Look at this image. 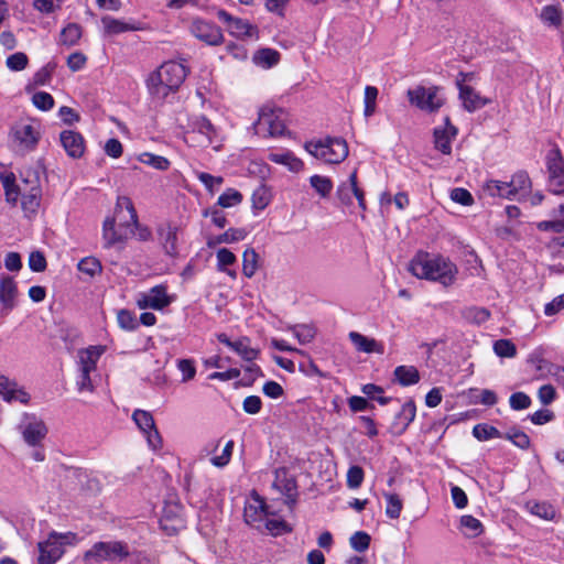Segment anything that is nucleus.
<instances>
[{
  "mask_svg": "<svg viewBox=\"0 0 564 564\" xmlns=\"http://www.w3.org/2000/svg\"><path fill=\"white\" fill-rule=\"evenodd\" d=\"M409 271L419 279H426L441 283L443 286L452 285L458 269L448 258L419 252L410 262Z\"/></svg>",
  "mask_w": 564,
  "mask_h": 564,
  "instance_id": "obj_1",
  "label": "nucleus"
},
{
  "mask_svg": "<svg viewBox=\"0 0 564 564\" xmlns=\"http://www.w3.org/2000/svg\"><path fill=\"white\" fill-rule=\"evenodd\" d=\"M186 76L187 68L183 63L165 62L149 76L147 80L149 93L153 98L164 100L181 87Z\"/></svg>",
  "mask_w": 564,
  "mask_h": 564,
  "instance_id": "obj_2",
  "label": "nucleus"
},
{
  "mask_svg": "<svg viewBox=\"0 0 564 564\" xmlns=\"http://www.w3.org/2000/svg\"><path fill=\"white\" fill-rule=\"evenodd\" d=\"M305 150L314 158L327 163L338 164L348 155L347 142L341 138H326L318 141H308Z\"/></svg>",
  "mask_w": 564,
  "mask_h": 564,
  "instance_id": "obj_3",
  "label": "nucleus"
},
{
  "mask_svg": "<svg viewBox=\"0 0 564 564\" xmlns=\"http://www.w3.org/2000/svg\"><path fill=\"white\" fill-rule=\"evenodd\" d=\"M10 138L19 152H31L41 139V126L32 119L19 120L11 127Z\"/></svg>",
  "mask_w": 564,
  "mask_h": 564,
  "instance_id": "obj_4",
  "label": "nucleus"
},
{
  "mask_svg": "<svg viewBox=\"0 0 564 564\" xmlns=\"http://www.w3.org/2000/svg\"><path fill=\"white\" fill-rule=\"evenodd\" d=\"M254 132L261 137L282 135L285 130L284 112L269 105L259 110V117L253 124Z\"/></svg>",
  "mask_w": 564,
  "mask_h": 564,
  "instance_id": "obj_5",
  "label": "nucleus"
},
{
  "mask_svg": "<svg viewBox=\"0 0 564 564\" xmlns=\"http://www.w3.org/2000/svg\"><path fill=\"white\" fill-rule=\"evenodd\" d=\"M129 554L128 545L123 542H97L85 553V560H93L96 563L102 561L118 562L128 557Z\"/></svg>",
  "mask_w": 564,
  "mask_h": 564,
  "instance_id": "obj_6",
  "label": "nucleus"
},
{
  "mask_svg": "<svg viewBox=\"0 0 564 564\" xmlns=\"http://www.w3.org/2000/svg\"><path fill=\"white\" fill-rule=\"evenodd\" d=\"M549 191L564 196V158L558 147L551 149L545 156Z\"/></svg>",
  "mask_w": 564,
  "mask_h": 564,
  "instance_id": "obj_7",
  "label": "nucleus"
},
{
  "mask_svg": "<svg viewBox=\"0 0 564 564\" xmlns=\"http://www.w3.org/2000/svg\"><path fill=\"white\" fill-rule=\"evenodd\" d=\"M408 98L411 105L427 112H435L444 105V97L440 94L438 87L417 86L408 90Z\"/></svg>",
  "mask_w": 564,
  "mask_h": 564,
  "instance_id": "obj_8",
  "label": "nucleus"
},
{
  "mask_svg": "<svg viewBox=\"0 0 564 564\" xmlns=\"http://www.w3.org/2000/svg\"><path fill=\"white\" fill-rule=\"evenodd\" d=\"M19 431L24 442L32 447H39L47 434L45 423L41 419L26 413L19 425Z\"/></svg>",
  "mask_w": 564,
  "mask_h": 564,
  "instance_id": "obj_9",
  "label": "nucleus"
},
{
  "mask_svg": "<svg viewBox=\"0 0 564 564\" xmlns=\"http://www.w3.org/2000/svg\"><path fill=\"white\" fill-rule=\"evenodd\" d=\"M173 302V296L167 294L165 285H155L147 292H141L137 295V306L140 310L152 308L161 311Z\"/></svg>",
  "mask_w": 564,
  "mask_h": 564,
  "instance_id": "obj_10",
  "label": "nucleus"
},
{
  "mask_svg": "<svg viewBox=\"0 0 564 564\" xmlns=\"http://www.w3.org/2000/svg\"><path fill=\"white\" fill-rule=\"evenodd\" d=\"M72 533L66 534H50L45 542L39 543V563L40 564H54L64 553L63 545L68 542Z\"/></svg>",
  "mask_w": 564,
  "mask_h": 564,
  "instance_id": "obj_11",
  "label": "nucleus"
},
{
  "mask_svg": "<svg viewBox=\"0 0 564 564\" xmlns=\"http://www.w3.org/2000/svg\"><path fill=\"white\" fill-rule=\"evenodd\" d=\"M336 197L344 206L352 205V197H356L361 210H366V199L364 191L357 184V171H352L348 180L340 183L336 191Z\"/></svg>",
  "mask_w": 564,
  "mask_h": 564,
  "instance_id": "obj_12",
  "label": "nucleus"
},
{
  "mask_svg": "<svg viewBox=\"0 0 564 564\" xmlns=\"http://www.w3.org/2000/svg\"><path fill=\"white\" fill-rule=\"evenodd\" d=\"M132 420L145 435L149 446L156 451L162 447V438L155 427L152 414L144 410H135L132 414Z\"/></svg>",
  "mask_w": 564,
  "mask_h": 564,
  "instance_id": "obj_13",
  "label": "nucleus"
},
{
  "mask_svg": "<svg viewBox=\"0 0 564 564\" xmlns=\"http://www.w3.org/2000/svg\"><path fill=\"white\" fill-rule=\"evenodd\" d=\"M216 131L214 126L204 117L193 122L191 131L186 132V141L194 147L207 148L213 143Z\"/></svg>",
  "mask_w": 564,
  "mask_h": 564,
  "instance_id": "obj_14",
  "label": "nucleus"
},
{
  "mask_svg": "<svg viewBox=\"0 0 564 564\" xmlns=\"http://www.w3.org/2000/svg\"><path fill=\"white\" fill-rule=\"evenodd\" d=\"M189 32L207 45H218L224 40L220 28L203 19H194L189 25Z\"/></svg>",
  "mask_w": 564,
  "mask_h": 564,
  "instance_id": "obj_15",
  "label": "nucleus"
},
{
  "mask_svg": "<svg viewBox=\"0 0 564 564\" xmlns=\"http://www.w3.org/2000/svg\"><path fill=\"white\" fill-rule=\"evenodd\" d=\"M273 488L285 496V502L292 508L297 499V486L295 477L286 468H278L274 471Z\"/></svg>",
  "mask_w": 564,
  "mask_h": 564,
  "instance_id": "obj_16",
  "label": "nucleus"
},
{
  "mask_svg": "<svg viewBox=\"0 0 564 564\" xmlns=\"http://www.w3.org/2000/svg\"><path fill=\"white\" fill-rule=\"evenodd\" d=\"M217 17L227 25L229 33L236 37L243 39L257 35V28L247 20L234 17L225 10H219Z\"/></svg>",
  "mask_w": 564,
  "mask_h": 564,
  "instance_id": "obj_17",
  "label": "nucleus"
},
{
  "mask_svg": "<svg viewBox=\"0 0 564 564\" xmlns=\"http://www.w3.org/2000/svg\"><path fill=\"white\" fill-rule=\"evenodd\" d=\"M133 234V227L130 224L116 227L113 218H107L102 225V239L106 248L122 245L129 235Z\"/></svg>",
  "mask_w": 564,
  "mask_h": 564,
  "instance_id": "obj_18",
  "label": "nucleus"
},
{
  "mask_svg": "<svg viewBox=\"0 0 564 564\" xmlns=\"http://www.w3.org/2000/svg\"><path fill=\"white\" fill-rule=\"evenodd\" d=\"M106 351V347L101 345L89 346L88 348L80 349L77 352V371L95 373L97 370V362Z\"/></svg>",
  "mask_w": 564,
  "mask_h": 564,
  "instance_id": "obj_19",
  "label": "nucleus"
},
{
  "mask_svg": "<svg viewBox=\"0 0 564 564\" xmlns=\"http://www.w3.org/2000/svg\"><path fill=\"white\" fill-rule=\"evenodd\" d=\"M457 135V128L454 127L449 118L446 117L444 120V126L436 127L434 129V147L436 150L441 151L443 154H451L452 152V141Z\"/></svg>",
  "mask_w": 564,
  "mask_h": 564,
  "instance_id": "obj_20",
  "label": "nucleus"
},
{
  "mask_svg": "<svg viewBox=\"0 0 564 564\" xmlns=\"http://www.w3.org/2000/svg\"><path fill=\"white\" fill-rule=\"evenodd\" d=\"M268 514V506L264 500L253 492L245 506L243 517L246 522L251 525H258L264 521Z\"/></svg>",
  "mask_w": 564,
  "mask_h": 564,
  "instance_id": "obj_21",
  "label": "nucleus"
},
{
  "mask_svg": "<svg viewBox=\"0 0 564 564\" xmlns=\"http://www.w3.org/2000/svg\"><path fill=\"white\" fill-rule=\"evenodd\" d=\"M458 90L463 107L468 112H474L490 102V99L480 96L473 87L462 82L458 83Z\"/></svg>",
  "mask_w": 564,
  "mask_h": 564,
  "instance_id": "obj_22",
  "label": "nucleus"
},
{
  "mask_svg": "<svg viewBox=\"0 0 564 564\" xmlns=\"http://www.w3.org/2000/svg\"><path fill=\"white\" fill-rule=\"evenodd\" d=\"M18 288L13 278L9 275L0 276V302L2 312L8 314L17 305Z\"/></svg>",
  "mask_w": 564,
  "mask_h": 564,
  "instance_id": "obj_23",
  "label": "nucleus"
},
{
  "mask_svg": "<svg viewBox=\"0 0 564 564\" xmlns=\"http://www.w3.org/2000/svg\"><path fill=\"white\" fill-rule=\"evenodd\" d=\"M0 395L7 402L18 401L26 404L30 401V394L17 382L11 381L4 376H0Z\"/></svg>",
  "mask_w": 564,
  "mask_h": 564,
  "instance_id": "obj_24",
  "label": "nucleus"
},
{
  "mask_svg": "<svg viewBox=\"0 0 564 564\" xmlns=\"http://www.w3.org/2000/svg\"><path fill=\"white\" fill-rule=\"evenodd\" d=\"M59 140L62 147L70 158L78 159L84 154L85 141L79 132L65 130L61 133Z\"/></svg>",
  "mask_w": 564,
  "mask_h": 564,
  "instance_id": "obj_25",
  "label": "nucleus"
},
{
  "mask_svg": "<svg viewBox=\"0 0 564 564\" xmlns=\"http://www.w3.org/2000/svg\"><path fill=\"white\" fill-rule=\"evenodd\" d=\"M177 230L176 226H172L170 224L162 225L159 230L160 241L165 250V252L170 256L177 254Z\"/></svg>",
  "mask_w": 564,
  "mask_h": 564,
  "instance_id": "obj_26",
  "label": "nucleus"
},
{
  "mask_svg": "<svg viewBox=\"0 0 564 564\" xmlns=\"http://www.w3.org/2000/svg\"><path fill=\"white\" fill-rule=\"evenodd\" d=\"M268 159L276 164H281L288 167L289 171L297 173L303 170L304 163L301 159L294 155L291 151L271 152L268 154Z\"/></svg>",
  "mask_w": 564,
  "mask_h": 564,
  "instance_id": "obj_27",
  "label": "nucleus"
},
{
  "mask_svg": "<svg viewBox=\"0 0 564 564\" xmlns=\"http://www.w3.org/2000/svg\"><path fill=\"white\" fill-rule=\"evenodd\" d=\"M348 337L358 351L383 354V345L373 338H369L358 332H350Z\"/></svg>",
  "mask_w": 564,
  "mask_h": 564,
  "instance_id": "obj_28",
  "label": "nucleus"
},
{
  "mask_svg": "<svg viewBox=\"0 0 564 564\" xmlns=\"http://www.w3.org/2000/svg\"><path fill=\"white\" fill-rule=\"evenodd\" d=\"M485 195L490 197H500L506 199H512L514 197L509 182L500 181H488L482 186Z\"/></svg>",
  "mask_w": 564,
  "mask_h": 564,
  "instance_id": "obj_29",
  "label": "nucleus"
},
{
  "mask_svg": "<svg viewBox=\"0 0 564 564\" xmlns=\"http://www.w3.org/2000/svg\"><path fill=\"white\" fill-rule=\"evenodd\" d=\"M247 231L242 228H229L224 234L212 237L207 240V247L214 248L221 243H234L246 238Z\"/></svg>",
  "mask_w": 564,
  "mask_h": 564,
  "instance_id": "obj_30",
  "label": "nucleus"
},
{
  "mask_svg": "<svg viewBox=\"0 0 564 564\" xmlns=\"http://www.w3.org/2000/svg\"><path fill=\"white\" fill-rule=\"evenodd\" d=\"M416 406L413 400L406 401L395 416L394 426L400 433L404 432L411 422L415 419Z\"/></svg>",
  "mask_w": 564,
  "mask_h": 564,
  "instance_id": "obj_31",
  "label": "nucleus"
},
{
  "mask_svg": "<svg viewBox=\"0 0 564 564\" xmlns=\"http://www.w3.org/2000/svg\"><path fill=\"white\" fill-rule=\"evenodd\" d=\"M216 258H217V270L219 272L226 273L231 279H236L237 272L235 270L228 269L229 265L235 264L237 261V258L234 254V252H231L227 248H220V249H218V251L216 253Z\"/></svg>",
  "mask_w": 564,
  "mask_h": 564,
  "instance_id": "obj_32",
  "label": "nucleus"
},
{
  "mask_svg": "<svg viewBox=\"0 0 564 564\" xmlns=\"http://www.w3.org/2000/svg\"><path fill=\"white\" fill-rule=\"evenodd\" d=\"M393 375L394 379L403 387L415 384L420 380V373L414 366H398Z\"/></svg>",
  "mask_w": 564,
  "mask_h": 564,
  "instance_id": "obj_33",
  "label": "nucleus"
},
{
  "mask_svg": "<svg viewBox=\"0 0 564 564\" xmlns=\"http://www.w3.org/2000/svg\"><path fill=\"white\" fill-rule=\"evenodd\" d=\"M40 199H41V188L39 186L37 181L33 186H31L29 193L22 194V208L25 212V214L31 215L34 214L39 206H40Z\"/></svg>",
  "mask_w": 564,
  "mask_h": 564,
  "instance_id": "obj_34",
  "label": "nucleus"
},
{
  "mask_svg": "<svg viewBox=\"0 0 564 564\" xmlns=\"http://www.w3.org/2000/svg\"><path fill=\"white\" fill-rule=\"evenodd\" d=\"M101 23L105 29V32L109 35H116L128 31L137 30L134 25H131L124 21L115 19L109 15L101 18Z\"/></svg>",
  "mask_w": 564,
  "mask_h": 564,
  "instance_id": "obj_35",
  "label": "nucleus"
},
{
  "mask_svg": "<svg viewBox=\"0 0 564 564\" xmlns=\"http://www.w3.org/2000/svg\"><path fill=\"white\" fill-rule=\"evenodd\" d=\"M280 53L273 48H261L253 55V62L264 68H270L278 64Z\"/></svg>",
  "mask_w": 564,
  "mask_h": 564,
  "instance_id": "obj_36",
  "label": "nucleus"
},
{
  "mask_svg": "<svg viewBox=\"0 0 564 564\" xmlns=\"http://www.w3.org/2000/svg\"><path fill=\"white\" fill-rule=\"evenodd\" d=\"M231 349L247 361L254 360L259 354L256 348L251 347L250 339L247 337H241L238 340H235V344L231 345Z\"/></svg>",
  "mask_w": 564,
  "mask_h": 564,
  "instance_id": "obj_37",
  "label": "nucleus"
},
{
  "mask_svg": "<svg viewBox=\"0 0 564 564\" xmlns=\"http://www.w3.org/2000/svg\"><path fill=\"white\" fill-rule=\"evenodd\" d=\"M460 528L463 529V533L467 538L479 536L484 531L482 523L478 519L469 514L460 517Z\"/></svg>",
  "mask_w": 564,
  "mask_h": 564,
  "instance_id": "obj_38",
  "label": "nucleus"
},
{
  "mask_svg": "<svg viewBox=\"0 0 564 564\" xmlns=\"http://www.w3.org/2000/svg\"><path fill=\"white\" fill-rule=\"evenodd\" d=\"M386 498V516L390 519H398L403 509V501L401 497L393 492H383Z\"/></svg>",
  "mask_w": 564,
  "mask_h": 564,
  "instance_id": "obj_39",
  "label": "nucleus"
},
{
  "mask_svg": "<svg viewBox=\"0 0 564 564\" xmlns=\"http://www.w3.org/2000/svg\"><path fill=\"white\" fill-rule=\"evenodd\" d=\"M259 256L254 249L248 248L242 254V273L247 278H252L258 270Z\"/></svg>",
  "mask_w": 564,
  "mask_h": 564,
  "instance_id": "obj_40",
  "label": "nucleus"
},
{
  "mask_svg": "<svg viewBox=\"0 0 564 564\" xmlns=\"http://www.w3.org/2000/svg\"><path fill=\"white\" fill-rule=\"evenodd\" d=\"M289 330L292 332L294 337L302 345L311 343L316 335L315 328L312 325H307V324H297V325L290 326Z\"/></svg>",
  "mask_w": 564,
  "mask_h": 564,
  "instance_id": "obj_41",
  "label": "nucleus"
},
{
  "mask_svg": "<svg viewBox=\"0 0 564 564\" xmlns=\"http://www.w3.org/2000/svg\"><path fill=\"white\" fill-rule=\"evenodd\" d=\"M82 36V28L76 23H69L59 35V43L66 46L75 45Z\"/></svg>",
  "mask_w": 564,
  "mask_h": 564,
  "instance_id": "obj_42",
  "label": "nucleus"
},
{
  "mask_svg": "<svg viewBox=\"0 0 564 564\" xmlns=\"http://www.w3.org/2000/svg\"><path fill=\"white\" fill-rule=\"evenodd\" d=\"M527 509L543 520H552L555 517V509L547 502H528Z\"/></svg>",
  "mask_w": 564,
  "mask_h": 564,
  "instance_id": "obj_43",
  "label": "nucleus"
},
{
  "mask_svg": "<svg viewBox=\"0 0 564 564\" xmlns=\"http://www.w3.org/2000/svg\"><path fill=\"white\" fill-rule=\"evenodd\" d=\"M310 184L314 191L323 198L327 197L333 189V182L329 177L313 175L310 177Z\"/></svg>",
  "mask_w": 564,
  "mask_h": 564,
  "instance_id": "obj_44",
  "label": "nucleus"
},
{
  "mask_svg": "<svg viewBox=\"0 0 564 564\" xmlns=\"http://www.w3.org/2000/svg\"><path fill=\"white\" fill-rule=\"evenodd\" d=\"M138 160L141 163L152 166L159 171H165L170 166V161L166 158L149 152L141 153L138 156Z\"/></svg>",
  "mask_w": 564,
  "mask_h": 564,
  "instance_id": "obj_45",
  "label": "nucleus"
},
{
  "mask_svg": "<svg viewBox=\"0 0 564 564\" xmlns=\"http://www.w3.org/2000/svg\"><path fill=\"white\" fill-rule=\"evenodd\" d=\"M502 437L510 441L514 446L521 449L530 447V437L523 431L516 427L509 429Z\"/></svg>",
  "mask_w": 564,
  "mask_h": 564,
  "instance_id": "obj_46",
  "label": "nucleus"
},
{
  "mask_svg": "<svg viewBox=\"0 0 564 564\" xmlns=\"http://www.w3.org/2000/svg\"><path fill=\"white\" fill-rule=\"evenodd\" d=\"M473 435L478 441H488L495 437H502L503 434L495 426L488 424H477L473 429Z\"/></svg>",
  "mask_w": 564,
  "mask_h": 564,
  "instance_id": "obj_47",
  "label": "nucleus"
},
{
  "mask_svg": "<svg viewBox=\"0 0 564 564\" xmlns=\"http://www.w3.org/2000/svg\"><path fill=\"white\" fill-rule=\"evenodd\" d=\"M494 351L501 358H513L517 355V347L510 339H498L494 343Z\"/></svg>",
  "mask_w": 564,
  "mask_h": 564,
  "instance_id": "obj_48",
  "label": "nucleus"
},
{
  "mask_svg": "<svg viewBox=\"0 0 564 564\" xmlns=\"http://www.w3.org/2000/svg\"><path fill=\"white\" fill-rule=\"evenodd\" d=\"M119 326L124 330H135L139 327V321L134 313L128 310H120L117 314Z\"/></svg>",
  "mask_w": 564,
  "mask_h": 564,
  "instance_id": "obj_49",
  "label": "nucleus"
},
{
  "mask_svg": "<svg viewBox=\"0 0 564 564\" xmlns=\"http://www.w3.org/2000/svg\"><path fill=\"white\" fill-rule=\"evenodd\" d=\"M509 183L514 196L520 192L530 189L531 187V180L528 173L523 171L516 173Z\"/></svg>",
  "mask_w": 564,
  "mask_h": 564,
  "instance_id": "obj_50",
  "label": "nucleus"
},
{
  "mask_svg": "<svg viewBox=\"0 0 564 564\" xmlns=\"http://www.w3.org/2000/svg\"><path fill=\"white\" fill-rule=\"evenodd\" d=\"M78 270L89 276H95L101 272V263L95 257H86L78 262Z\"/></svg>",
  "mask_w": 564,
  "mask_h": 564,
  "instance_id": "obj_51",
  "label": "nucleus"
},
{
  "mask_svg": "<svg viewBox=\"0 0 564 564\" xmlns=\"http://www.w3.org/2000/svg\"><path fill=\"white\" fill-rule=\"evenodd\" d=\"M541 20L553 26H558L562 23V11L555 6H546L541 11Z\"/></svg>",
  "mask_w": 564,
  "mask_h": 564,
  "instance_id": "obj_52",
  "label": "nucleus"
},
{
  "mask_svg": "<svg viewBox=\"0 0 564 564\" xmlns=\"http://www.w3.org/2000/svg\"><path fill=\"white\" fill-rule=\"evenodd\" d=\"M538 370L545 371L552 376L558 384L564 387V367L541 360Z\"/></svg>",
  "mask_w": 564,
  "mask_h": 564,
  "instance_id": "obj_53",
  "label": "nucleus"
},
{
  "mask_svg": "<svg viewBox=\"0 0 564 564\" xmlns=\"http://www.w3.org/2000/svg\"><path fill=\"white\" fill-rule=\"evenodd\" d=\"M195 175L205 185L210 194H214L216 191H218L224 183V178L221 176H214L206 172H195Z\"/></svg>",
  "mask_w": 564,
  "mask_h": 564,
  "instance_id": "obj_54",
  "label": "nucleus"
},
{
  "mask_svg": "<svg viewBox=\"0 0 564 564\" xmlns=\"http://www.w3.org/2000/svg\"><path fill=\"white\" fill-rule=\"evenodd\" d=\"M241 200L242 195L238 191L228 188L218 197L217 203L223 208H229L240 204Z\"/></svg>",
  "mask_w": 564,
  "mask_h": 564,
  "instance_id": "obj_55",
  "label": "nucleus"
},
{
  "mask_svg": "<svg viewBox=\"0 0 564 564\" xmlns=\"http://www.w3.org/2000/svg\"><path fill=\"white\" fill-rule=\"evenodd\" d=\"M29 58L25 53L17 52L7 57L6 65L10 70L20 72L26 68Z\"/></svg>",
  "mask_w": 564,
  "mask_h": 564,
  "instance_id": "obj_56",
  "label": "nucleus"
},
{
  "mask_svg": "<svg viewBox=\"0 0 564 564\" xmlns=\"http://www.w3.org/2000/svg\"><path fill=\"white\" fill-rule=\"evenodd\" d=\"M32 104L42 111H48L54 107V98L46 91H37L32 97Z\"/></svg>",
  "mask_w": 564,
  "mask_h": 564,
  "instance_id": "obj_57",
  "label": "nucleus"
},
{
  "mask_svg": "<svg viewBox=\"0 0 564 564\" xmlns=\"http://www.w3.org/2000/svg\"><path fill=\"white\" fill-rule=\"evenodd\" d=\"M351 547L357 552H364L369 547L370 536L366 532H355L349 539Z\"/></svg>",
  "mask_w": 564,
  "mask_h": 564,
  "instance_id": "obj_58",
  "label": "nucleus"
},
{
  "mask_svg": "<svg viewBox=\"0 0 564 564\" xmlns=\"http://www.w3.org/2000/svg\"><path fill=\"white\" fill-rule=\"evenodd\" d=\"M76 387L78 392H94L95 386L91 378V373L77 371Z\"/></svg>",
  "mask_w": 564,
  "mask_h": 564,
  "instance_id": "obj_59",
  "label": "nucleus"
},
{
  "mask_svg": "<svg viewBox=\"0 0 564 564\" xmlns=\"http://www.w3.org/2000/svg\"><path fill=\"white\" fill-rule=\"evenodd\" d=\"M234 441H228L220 455L214 456L210 462L216 467H225L231 458Z\"/></svg>",
  "mask_w": 564,
  "mask_h": 564,
  "instance_id": "obj_60",
  "label": "nucleus"
},
{
  "mask_svg": "<svg viewBox=\"0 0 564 564\" xmlns=\"http://www.w3.org/2000/svg\"><path fill=\"white\" fill-rule=\"evenodd\" d=\"M364 480V470L359 466H351L347 471V486L351 489L360 487Z\"/></svg>",
  "mask_w": 564,
  "mask_h": 564,
  "instance_id": "obj_61",
  "label": "nucleus"
},
{
  "mask_svg": "<svg viewBox=\"0 0 564 564\" xmlns=\"http://www.w3.org/2000/svg\"><path fill=\"white\" fill-rule=\"evenodd\" d=\"M451 199L463 206H470L474 204V198L471 194L467 189L462 187H456L452 189Z\"/></svg>",
  "mask_w": 564,
  "mask_h": 564,
  "instance_id": "obj_62",
  "label": "nucleus"
},
{
  "mask_svg": "<svg viewBox=\"0 0 564 564\" xmlns=\"http://www.w3.org/2000/svg\"><path fill=\"white\" fill-rule=\"evenodd\" d=\"M177 368L182 373V381L186 382L192 380L196 375V368L192 360L181 359L177 362Z\"/></svg>",
  "mask_w": 564,
  "mask_h": 564,
  "instance_id": "obj_63",
  "label": "nucleus"
},
{
  "mask_svg": "<svg viewBox=\"0 0 564 564\" xmlns=\"http://www.w3.org/2000/svg\"><path fill=\"white\" fill-rule=\"evenodd\" d=\"M509 403L513 410H524L530 406L531 399L523 392H514L511 394Z\"/></svg>",
  "mask_w": 564,
  "mask_h": 564,
  "instance_id": "obj_64",
  "label": "nucleus"
}]
</instances>
